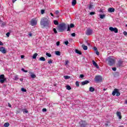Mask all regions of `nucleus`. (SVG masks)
<instances>
[{
	"label": "nucleus",
	"instance_id": "obj_1",
	"mask_svg": "<svg viewBox=\"0 0 127 127\" xmlns=\"http://www.w3.org/2000/svg\"><path fill=\"white\" fill-rule=\"evenodd\" d=\"M40 25L43 29H49L50 26V21L46 17L42 18L40 21Z\"/></svg>",
	"mask_w": 127,
	"mask_h": 127
},
{
	"label": "nucleus",
	"instance_id": "obj_2",
	"mask_svg": "<svg viewBox=\"0 0 127 127\" xmlns=\"http://www.w3.org/2000/svg\"><path fill=\"white\" fill-rule=\"evenodd\" d=\"M57 28L59 32H63L67 28V24L63 23L57 26Z\"/></svg>",
	"mask_w": 127,
	"mask_h": 127
},
{
	"label": "nucleus",
	"instance_id": "obj_3",
	"mask_svg": "<svg viewBox=\"0 0 127 127\" xmlns=\"http://www.w3.org/2000/svg\"><path fill=\"white\" fill-rule=\"evenodd\" d=\"M106 62L109 66H113L116 63V60L113 57H109L105 60Z\"/></svg>",
	"mask_w": 127,
	"mask_h": 127
},
{
	"label": "nucleus",
	"instance_id": "obj_4",
	"mask_svg": "<svg viewBox=\"0 0 127 127\" xmlns=\"http://www.w3.org/2000/svg\"><path fill=\"white\" fill-rule=\"evenodd\" d=\"M30 24L31 26H35L37 25V19L36 18H34L32 19L30 21Z\"/></svg>",
	"mask_w": 127,
	"mask_h": 127
},
{
	"label": "nucleus",
	"instance_id": "obj_5",
	"mask_svg": "<svg viewBox=\"0 0 127 127\" xmlns=\"http://www.w3.org/2000/svg\"><path fill=\"white\" fill-rule=\"evenodd\" d=\"M116 94L117 97H119V96H121V93L119 92V89L116 88L114 89V91L112 92L113 96H116Z\"/></svg>",
	"mask_w": 127,
	"mask_h": 127
},
{
	"label": "nucleus",
	"instance_id": "obj_6",
	"mask_svg": "<svg viewBox=\"0 0 127 127\" xmlns=\"http://www.w3.org/2000/svg\"><path fill=\"white\" fill-rule=\"evenodd\" d=\"M5 81H6V78L4 77V74L0 75V83L3 84Z\"/></svg>",
	"mask_w": 127,
	"mask_h": 127
},
{
	"label": "nucleus",
	"instance_id": "obj_7",
	"mask_svg": "<svg viewBox=\"0 0 127 127\" xmlns=\"http://www.w3.org/2000/svg\"><path fill=\"white\" fill-rule=\"evenodd\" d=\"M95 82H97V83L102 82V81H103V78L102 77V76H101L100 75H97L95 76Z\"/></svg>",
	"mask_w": 127,
	"mask_h": 127
},
{
	"label": "nucleus",
	"instance_id": "obj_8",
	"mask_svg": "<svg viewBox=\"0 0 127 127\" xmlns=\"http://www.w3.org/2000/svg\"><path fill=\"white\" fill-rule=\"evenodd\" d=\"M93 34V30L90 28H88L85 31V34L86 35H92Z\"/></svg>",
	"mask_w": 127,
	"mask_h": 127
},
{
	"label": "nucleus",
	"instance_id": "obj_9",
	"mask_svg": "<svg viewBox=\"0 0 127 127\" xmlns=\"http://www.w3.org/2000/svg\"><path fill=\"white\" fill-rule=\"evenodd\" d=\"M109 30H110V31L114 32L115 33H118V32H119V30L118 29V28H114L113 27H109Z\"/></svg>",
	"mask_w": 127,
	"mask_h": 127
},
{
	"label": "nucleus",
	"instance_id": "obj_10",
	"mask_svg": "<svg viewBox=\"0 0 127 127\" xmlns=\"http://www.w3.org/2000/svg\"><path fill=\"white\" fill-rule=\"evenodd\" d=\"M0 51L1 53H3V54H5V53H6V50H5V48L3 47H1L0 48Z\"/></svg>",
	"mask_w": 127,
	"mask_h": 127
},
{
	"label": "nucleus",
	"instance_id": "obj_11",
	"mask_svg": "<svg viewBox=\"0 0 127 127\" xmlns=\"http://www.w3.org/2000/svg\"><path fill=\"white\" fill-rule=\"evenodd\" d=\"M123 63H124V62L122 61H119L118 62V63L117 64V67H122V66H123Z\"/></svg>",
	"mask_w": 127,
	"mask_h": 127
},
{
	"label": "nucleus",
	"instance_id": "obj_12",
	"mask_svg": "<svg viewBox=\"0 0 127 127\" xmlns=\"http://www.w3.org/2000/svg\"><path fill=\"white\" fill-rule=\"evenodd\" d=\"M6 25V22L1 21L0 22V26L1 27H4Z\"/></svg>",
	"mask_w": 127,
	"mask_h": 127
},
{
	"label": "nucleus",
	"instance_id": "obj_13",
	"mask_svg": "<svg viewBox=\"0 0 127 127\" xmlns=\"http://www.w3.org/2000/svg\"><path fill=\"white\" fill-rule=\"evenodd\" d=\"M89 83H90V81L89 80H85L81 82V85L82 86H84L85 85H87V84H89Z\"/></svg>",
	"mask_w": 127,
	"mask_h": 127
},
{
	"label": "nucleus",
	"instance_id": "obj_14",
	"mask_svg": "<svg viewBox=\"0 0 127 127\" xmlns=\"http://www.w3.org/2000/svg\"><path fill=\"white\" fill-rule=\"evenodd\" d=\"M116 115L117 116V117H119V119L120 120H122V113L120 112H117L116 113Z\"/></svg>",
	"mask_w": 127,
	"mask_h": 127
},
{
	"label": "nucleus",
	"instance_id": "obj_15",
	"mask_svg": "<svg viewBox=\"0 0 127 127\" xmlns=\"http://www.w3.org/2000/svg\"><path fill=\"white\" fill-rule=\"evenodd\" d=\"M92 63L93 64V65L96 67V68H97L98 69H99V65H98L97 64V63H96V62H95V61L93 60L92 61Z\"/></svg>",
	"mask_w": 127,
	"mask_h": 127
},
{
	"label": "nucleus",
	"instance_id": "obj_16",
	"mask_svg": "<svg viewBox=\"0 0 127 127\" xmlns=\"http://www.w3.org/2000/svg\"><path fill=\"white\" fill-rule=\"evenodd\" d=\"M87 7L89 10H91V9H93V8H94V5H92V3H90L89 5H88Z\"/></svg>",
	"mask_w": 127,
	"mask_h": 127
},
{
	"label": "nucleus",
	"instance_id": "obj_17",
	"mask_svg": "<svg viewBox=\"0 0 127 127\" xmlns=\"http://www.w3.org/2000/svg\"><path fill=\"white\" fill-rule=\"evenodd\" d=\"M109 12H115V9L113 7L109 8L108 9Z\"/></svg>",
	"mask_w": 127,
	"mask_h": 127
},
{
	"label": "nucleus",
	"instance_id": "obj_18",
	"mask_svg": "<svg viewBox=\"0 0 127 127\" xmlns=\"http://www.w3.org/2000/svg\"><path fill=\"white\" fill-rule=\"evenodd\" d=\"M82 47L83 48V50H87L88 46H85V45H82Z\"/></svg>",
	"mask_w": 127,
	"mask_h": 127
},
{
	"label": "nucleus",
	"instance_id": "obj_19",
	"mask_svg": "<svg viewBox=\"0 0 127 127\" xmlns=\"http://www.w3.org/2000/svg\"><path fill=\"white\" fill-rule=\"evenodd\" d=\"M39 61H45L46 60L45 59V58L43 57H41L39 59Z\"/></svg>",
	"mask_w": 127,
	"mask_h": 127
},
{
	"label": "nucleus",
	"instance_id": "obj_20",
	"mask_svg": "<svg viewBox=\"0 0 127 127\" xmlns=\"http://www.w3.org/2000/svg\"><path fill=\"white\" fill-rule=\"evenodd\" d=\"M38 54L37 53H35L32 57L33 59H36V57H37V56Z\"/></svg>",
	"mask_w": 127,
	"mask_h": 127
},
{
	"label": "nucleus",
	"instance_id": "obj_21",
	"mask_svg": "<svg viewBox=\"0 0 127 127\" xmlns=\"http://www.w3.org/2000/svg\"><path fill=\"white\" fill-rule=\"evenodd\" d=\"M19 78H18V75H16L14 76L13 80H15V81H17Z\"/></svg>",
	"mask_w": 127,
	"mask_h": 127
},
{
	"label": "nucleus",
	"instance_id": "obj_22",
	"mask_svg": "<svg viewBox=\"0 0 127 127\" xmlns=\"http://www.w3.org/2000/svg\"><path fill=\"white\" fill-rule=\"evenodd\" d=\"M76 3H77V0H72V5H75L76 4Z\"/></svg>",
	"mask_w": 127,
	"mask_h": 127
},
{
	"label": "nucleus",
	"instance_id": "obj_23",
	"mask_svg": "<svg viewBox=\"0 0 127 127\" xmlns=\"http://www.w3.org/2000/svg\"><path fill=\"white\" fill-rule=\"evenodd\" d=\"M106 17V15L105 14H100V18H101V19H104Z\"/></svg>",
	"mask_w": 127,
	"mask_h": 127
},
{
	"label": "nucleus",
	"instance_id": "obj_24",
	"mask_svg": "<svg viewBox=\"0 0 127 127\" xmlns=\"http://www.w3.org/2000/svg\"><path fill=\"white\" fill-rule=\"evenodd\" d=\"M75 53L79 54V55H82V53L78 50H75Z\"/></svg>",
	"mask_w": 127,
	"mask_h": 127
},
{
	"label": "nucleus",
	"instance_id": "obj_25",
	"mask_svg": "<svg viewBox=\"0 0 127 127\" xmlns=\"http://www.w3.org/2000/svg\"><path fill=\"white\" fill-rule=\"evenodd\" d=\"M56 55H57L58 56H60L61 53L60 51H57L55 52Z\"/></svg>",
	"mask_w": 127,
	"mask_h": 127
},
{
	"label": "nucleus",
	"instance_id": "obj_26",
	"mask_svg": "<svg viewBox=\"0 0 127 127\" xmlns=\"http://www.w3.org/2000/svg\"><path fill=\"white\" fill-rule=\"evenodd\" d=\"M89 91L90 92H94L95 91V88H94L93 87H90L89 88Z\"/></svg>",
	"mask_w": 127,
	"mask_h": 127
},
{
	"label": "nucleus",
	"instance_id": "obj_27",
	"mask_svg": "<svg viewBox=\"0 0 127 127\" xmlns=\"http://www.w3.org/2000/svg\"><path fill=\"white\" fill-rule=\"evenodd\" d=\"M31 78H32L33 79H34V78H36V75L33 74V73H31Z\"/></svg>",
	"mask_w": 127,
	"mask_h": 127
},
{
	"label": "nucleus",
	"instance_id": "obj_28",
	"mask_svg": "<svg viewBox=\"0 0 127 127\" xmlns=\"http://www.w3.org/2000/svg\"><path fill=\"white\" fill-rule=\"evenodd\" d=\"M4 127H9V123H7V122L4 123Z\"/></svg>",
	"mask_w": 127,
	"mask_h": 127
},
{
	"label": "nucleus",
	"instance_id": "obj_29",
	"mask_svg": "<svg viewBox=\"0 0 127 127\" xmlns=\"http://www.w3.org/2000/svg\"><path fill=\"white\" fill-rule=\"evenodd\" d=\"M54 23L55 25H58V24H59V22H58L57 20H54Z\"/></svg>",
	"mask_w": 127,
	"mask_h": 127
},
{
	"label": "nucleus",
	"instance_id": "obj_30",
	"mask_svg": "<svg viewBox=\"0 0 127 127\" xmlns=\"http://www.w3.org/2000/svg\"><path fill=\"white\" fill-rule=\"evenodd\" d=\"M79 127H86V124L84 123L80 124Z\"/></svg>",
	"mask_w": 127,
	"mask_h": 127
},
{
	"label": "nucleus",
	"instance_id": "obj_31",
	"mask_svg": "<svg viewBox=\"0 0 127 127\" xmlns=\"http://www.w3.org/2000/svg\"><path fill=\"white\" fill-rule=\"evenodd\" d=\"M55 13V14H56V15H59V14L60 13V11H59V10H56Z\"/></svg>",
	"mask_w": 127,
	"mask_h": 127
},
{
	"label": "nucleus",
	"instance_id": "obj_32",
	"mask_svg": "<svg viewBox=\"0 0 127 127\" xmlns=\"http://www.w3.org/2000/svg\"><path fill=\"white\" fill-rule=\"evenodd\" d=\"M23 113H25V114H28V111L26 109H23Z\"/></svg>",
	"mask_w": 127,
	"mask_h": 127
},
{
	"label": "nucleus",
	"instance_id": "obj_33",
	"mask_svg": "<svg viewBox=\"0 0 127 127\" xmlns=\"http://www.w3.org/2000/svg\"><path fill=\"white\" fill-rule=\"evenodd\" d=\"M46 55L48 56V57H51L52 56L51 54L48 53H46Z\"/></svg>",
	"mask_w": 127,
	"mask_h": 127
},
{
	"label": "nucleus",
	"instance_id": "obj_34",
	"mask_svg": "<svg viewBox=\"0 0 127 127\" xmlns=\"http://www.w3.org/2000/svg\"><path fill=\"white\" fill-rule=\"evenodd\" d=\"M67 31H70V30H71V29H70L71 28V27H70V26L69 25V24L67 25Z\"/></svg>",
	"mask_w": 127,
	"mask_h": 127
},
{
	"label": "nucleus",
	"instance_id": "obj_35",
	"mask_svg": "<svg viewBox=\"0 0 127 127\" xmlns=\"http://www.w3.org/2000/svg\"><path fill=\"white\" fill-rule=\"evenodd\" d=\"M66 89L67 90H71V86L70 85H66Z\"/></svg>",
	"mask_w": 127,
	"mask_h": 127
},
{
	"label": "nucleus",
	"instance_id": "obj_36",
	"mask_svg": "<svg viewBox=\"0 0 127 127\" xmlns=\"http://www.w3.org/2000/svg\"><path fill=\"white\" fill-rule=\"evenodd\" d=\"M64 79H70V76L68 75H64Z\"/></svg>",
	"mask_w": 127,
	"mask_h": 127
},
{
	"label": "nucleus",
	"instance_id": "obj_37",
	"mask_svg": "<svg viewBox=\"0 0 127 127\" xmlns=\"http://www.w3.org/2000/svg\"><path fill=\"white\" fill-rule=\"evenodd\" d=\"M69 27L70 28H73V27H75V25H74V24H70Z\"/></svg>",
	"mask_w": 127,
	"mask_h": 127
},
{
	"label": "nucleus",
	"instance_id": "obj_38",
	"mask_svg": "<svg viewBox=\"0 0 127 127\" xmlns=\"http://www.w3.org/2000/svg\"><path fill=\"white\" fill-rule=\"evenodd\" d=\"M75 85H76V87H79L80 86V85L79 84V82H78V81H76L75 82Z\"/></svg>",
	"mask_w": 127,
	"mask_h": 127
},
{
	"label": "nucleus",
	"instance_id": "obj_39",
	"mask_svg": "<svg viewBox=\"0 0 127 127\" xmlns=\"http://www.w3.org/2000/svg\"><path fill=\"white\" fill-rule=\"evenodd\" d=\"M44 12H45V10H44V9H42V10H41V14H44Z\"/></svg>",
	"mask_w": 127,
	"mask_h": 127
},
{
	"label": "nucleus",
	"instance_id": "obj_40",
	"mask_svg": "<svg viewBox=\"0 0 127 127\" xmlns=\"http://www.w3.org/2000/svg\"><path fill=\"white\" fill-rule=\"evenodd\" d=\"M90 15H94V14H96V12H90Z\"/></svg>",
	"mask_w": 127,
	"mask_h": 127
},
{
	"label": "nucleus",
	"instance_id": "obj_41",
	"mask_svg": "<svg viewBox=\"0 0 127 127\" xmlns=\"http://www.w3.org/2000/svg\"><path fill=\"white\" fill-rule=\"evenodd\" d=\"M109 125H110V122H106V123L105 124L106 127H109Z\"/></svg>",
	"mask_w": 127,
	"mask_h": 127
},
{
	"label": "nucleus",
	"instance_id": "obj_42",
	"mask_svg": "<svg viewBox=\"0 0 127 127\" xmlns=\"http://www.w3.org/2000/svg\"><path fill=\"white\" fill-rule=\"evenodd\" d=\"M53 31L54 32V33H56L57 34L58 32H57V30H56V28H54L53 29Z\"/></svg>",
	"mask_w": 127,
	"mask_h": 127
},
{
	"label": "nucleus",
	"instance_id": "obj_43",
	"mask_svg": "<svg viewBox=\"0 0 127 127\" xmlns=\"http://www.w3.org/2000/svg\"><path fill=\"white\" fill-rule=\"evenodd\" d=\"M21 70L23 71V72H24L25 73H27L28 71L27 70H25L24 69V68H22Z\"/></svg>",
	"mask_w": 127,
	"mask_h": 127
},
{
	"label": "nucleus",
	"instance_id": "obj_44",
	"mask_svg": "<svg viewBox=\"0 0 127 127\" xmlns=\"http://www.w3.org/2000/svg\"><path fill=\"white\" fill-rule=\"evenodd\" d=\"M6 35L7 37H9V35H10V33L7 32V33L6 34Z\"/></svg>",
	"mask_w": 127,
	"mask_h": 127
},
{
	"label": "nucleus",
	"instance_id": "obj_45",
	"mask_svg": "<svg viewBox=\"0 0 127 127\" xmlns=\"http://www.w3.org/2000/svg\"><path fill=\"white\" fill-rule=\"evenodd\" d=\"M71 36H72V37H75V36H76V34L75 33H73L71 34Z\"/></svg>",
	"mask_w": 127,
	"mask_h": 127
},
{
	"label": "nucleus",
	"instance_id": "obj_46",
	"mask_svg": "<svg viewBox=\"0 0 127 127\" xmlns=\"http://www.w3.org/2000/svg\"><path fill=\"white\" fill-rule=\"evenodd\" d=\"M22 92H26V89H24V88H21Z\"/></svg>",
	"mask_w": 127,
	"mask_h": 127
},
{
	"label": "nucleus",
	"instance_id": "obj_47",
	"mask_svg": "<svg viewBox=\"0 0 127 127\" xmlns=\"http://www.w3.org/2000/svg\"><path fill=\"white\" fill-rule=\"evenodd\" d=\"M64 44L65 45H68V44H69V42H68V41H65L64 42Z\"/></svg>",
	"mask_w": 127,
	"mask_h": 127
},
{
	"label": "nucleus",
	"instance_id": "obj_48",
	"mask_svg": "<svg viewBox=\"0 0 127 127\" xmlns=\"http://www.w3.org/2000/svg\"><path fill=\"white\" fill-rule=\"evenodd\" d=\"M84 74H80L79 78H84Z\"/></svg>",
	"mask_w": 127,
	"mask_h": 127
},
{
	"label": "nucleus",
	"instance_id": "obj_49",
	"mask_svg": "<svg viewBox=\"0 0 127 127\" xmlns=\"http://www.w3.org/2000/svg\"><path fill=\"white\" fill-rule=\"evenodd\" d=\"M42 112H47V109H46V108H43L42 109Z\"/></svg>",
	"mask_w": 127,
	"mask_h": 127
},
{
	"label": "nucleus",
	"instance_id": "obj_50",
	"mask_svg": "<svg viewBox=\"0 0 127 127\" xmlns=\"http://www.w3.org/2000/svg\"><path fill=\"white\" fill-rule=\"evenodd\" d=\"M48 63L49 64H52L53 62H52V60H50L48 62Z\"/></svg>",
	"mask_w": 127,
	"mask_h": 127
},
{
	"label": "nucleus",
	"instance_id": "obj_51",
	"mask_svg": "<svg viewBox=\"0 0 127 127\" xmlns=\"http://www.w3.org/2000/svg\"><path fill=\"white\" fill-rule=\"evenodd\" d=\"M123 34H124V35H125V36H127V31H124V32H123Z\"/></svg>",
	"mask_w": 127,
	"mask_h": 127
},
{
	"label": "nucleus",
	"instance_id": "obj_52",
	"mask_svg": "<svg viewBox=\"0 0 127 127\" xmlns=\"http://www.w3.org/2000/svg\"><path fill=\"white\" fill-rule=\"evenodd\" d=\"M59 45H60V42L58 41L57 42V46H59Z\"/></svg>",
	"mask_w": 127,
	"mask_h": 127
},
{
	"label": "nucleus",
	"instance_id": "obj_53",
	"mask_svg": "<svg viewBox=\"0 0 127 127\" xmlns=\"http://www.w3.org/2000/svg\"><path fill=\"white\" fill-rule=\"evenodd\" d=\"M69 63V61H65V65H67Z\"/></svg>",
	"mask_w": 127,
	"mask_h": 127
},
{
	"label": "nucleus",
	"instance_id": "obj_54",
	"mask_svg": "<svg viewBox=\"0 0 127 127\" xmlns=\"http://www.w3.org/2000/svg\"><path fill=\"white\" fill-rule=\"evenodd\" d=\"M112 70H113V71H117V68H116V67H113V68H112Z\"/></svg>",
	"mask_w": 127,
	"mask_h": 127
},
{
	"label": "nucleus",
	"instance_id": "obj_55",
	"mask_svg": "<svg viewBox=\"0 0 127 127\" xmlns=\"http://www.w3.org/2000/svg\"><path fill=\"white\" fill-rule=\"evenodd\" d=\"M8 106L9 107V108H11V105L9 103H8Z\"/></svg>",
	"mask_w": 127,
	"mask_h": 127
},
{
	"label": "nucleus",
	"instance_id": "obj_56",
	"mask_svg": "<svg viewBox=\"0 0 127 127\" xmlns=\"http://www.w3.org/2000/svg\"><path fill=\"white\" fill-rule=\"evenodd\" d=\"M0 45L1 46H2V45H3V43H2V42L1 41H0Z\"/></svg>",
	"mask_w": 127,
	"mask_h": 127
},
{
	"label": "nucleus",
	"instance_id": "obj_57",
	"mask_svg": "<svg viewBox=\"0 0 127 127\" xmlns=\"http://www.w3.org/2000/svg\"><path fill=\"white\" fill-rule=\"evenodd\" d=\"M94 50H95V51H97L98 50V49H97V47H94Z\"/></svg>",
	"mask_w": 127,
	"mask_h": 127
},
{
	"label": "nucleus",
	"instance_id": "obj_58",
	"mask_svg": "<svg viewBox=\"0 0 127 127\" xmlns=\"http://www.w3.org/2000/svg\"><path fill=\"white\" fill-rule=\"evenodd\" d=\"M96 53L97 55H98V56L100 55V53H99L98 51H96Z\"/></svg>",
	"mask_w": 127,
	"mask_h": 127
},
{
	"label": "nucleus",
	"instance_id": "obj_59",
	"mask_svg": "<svg viewBox=\"0 0 127 127\" xmlns=\"http://www.w3.org/2000/svg\"><path fill=\"white\" fill-rule=\"evenodd\" d=\"M28 35H29L30 37H31V36H32V34L31 33H29Z\"/></svg>",
	"mask_w": 127,
	"mask_h": 127
},
{
	"label": "nucleus",
	"instance_id": "obj_60",
	"mask_svg": "<svg viewBox=\"0 0 127 127\" xmlns=\"http://www.w3.org/2000/svg\"><path fill=\"white\" fill-rule=\"evenodd\" d=\"M21 58L22 59H23V58H24V56H23V55L21 56Z\"/></svg>",
	"mask_w": 127,
	"mask_h": 127
},
{
	"label": "nucleus",
	"instance_id": "obj_61",
	"mask_svg": "<svg viewBox=\"0 0 127 127\" xmlns=\"http://www.w3.org/2000/svg\"><path fill=\"white\" fill-rule=\"evenodd\" d=\"M20 81L21 82H22V81H23V78H20Z\"/></svg>",
	"mask_w": 127,
	"mask_h": 127
},
{
	"label": "nucleus",
	"instance_id": "obj_62",
	"mask_svg": "<svg viewBox=\"0 0 127 127\" xmlns=\"http://www.w3.org/2000/svg\"><path fill=\"white\" fill-rule=\"evenodd\" d=\"M50 14L52 16H54V15L52 13H50Z\"/></svg>",
	"mask_w": 127,
	"mask_h": 127
},
{
	"label": "nucleus",
	"instance_id": "obj_63",
	"mask_svg": "<svg viewBox=\"0 0 127 127\" xmlns=\"http://www.w3.org/2000/svg\"><path fill=\"white\" fill-rule=\"evenodd\" d=\"M125 104H127V100L125 101Z\"/></svg>",
	"mask_w": 127,
	"mask_h": 127
},
{
	"label": "nucleus",
	"instance_id": "obj_64",
	"mask_svg": "<svg viewBox=\"0 0 127 127\" xmlns=\"http://www.w3.org/2000/svg\"><path fill=\"white\" fill-rule=\"evenodd\" d=\"M119 127H124L123 126H120Z\"/></svg>",
	"mask_w": 127,
	"mask_h": 127
}]
</instances>
